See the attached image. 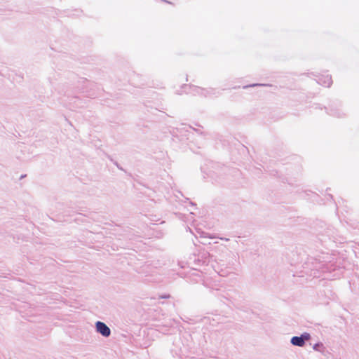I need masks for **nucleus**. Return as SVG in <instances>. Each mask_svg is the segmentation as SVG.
Masks as SVG:
<instances>
[{
	"label": "nucleus",
	"instance_id": "f257e3e1",
	"mask_svg": "<svg viewBox=\"0 0 359 359\" xmlns=\"http://www.w3.org/2000/svg\"><path fill=\"white\" fill-rule=\"evenodd\" d=\"M96 329L98 332L104 337L110 335V329L102 322H97Z\"/></svg>",
	"mask_w": 359,
	"mask_h": 359
},
{
	"label": "nucleus",
	"instance_id": "f03ea898",
	"mask_svg": "<svg viewBox=\"0 0 359 359\" xmlns=\"http://www.w3.org/2000/svg\"><path fill=\"white\" fill-rule=\"evenodd\" d=\"M291 343L294 346H303L304 345V339L303 337H293Z\"/></svg>",
	"mask_w": 359,
	"mask_h": 359
},
{
	"label": "nucleus",
	"instance_id": "7ed1b4c3",
	"mask_svg": "<svg viewBox=\"0 0 359 359\" xmlns=\"http://www.w3.org/2000/svg\"><path fill=\"white\" fill-rule=\"evenodd\" d=\"M320 83L325 87H330L332 83V78L327 75L320 80Z\"/></svg>",
	"mask_w": 359,
	"mask_h": 359
},
{
	"label": "nucleus",
	"instance_id": "20e7f679",
	"mask_svg": "<svg viewBox=\"0 0 359 359\" xmlns=\"http://www.w3.org/2000/svg\"><path fill=\"white\" fill-rule=\"evenodd\" d=\"M305 338H306V339H309V335H308V336H306V337H305Z\"/></svg>",
	"mask_w": 359,
	"mask_h": 359
}]
</instances>
